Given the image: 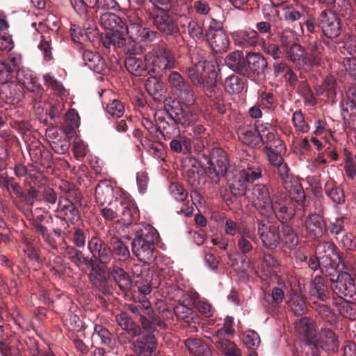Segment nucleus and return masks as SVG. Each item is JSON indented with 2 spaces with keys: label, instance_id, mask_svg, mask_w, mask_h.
<instances>
[{
  "label": "nucleus",
  "instance_id": "864d4df0",
  "mask_svg": "<svg viewBox=\"0 0 356 356\" xmlns=\"http://www.w3.org/2000/svg\"><path fill=\"white\" fill-rule=\"evenodd\" d=\"M288 307L296 315H302L307 309L303 298L298 293H293L288 301Z\"/></svg>",
  "mask_w": 356,
  "mask_h": 356
},
{
  "label": "nucleus",
  "instance_id": "0e129e2a",
  "mask_svg": "<svg viewBox=\"0 0 356 356\" xmlns=\"http://www.w3.org/2000/svg\"><path fill=\"white\" fill-rule=\"evenodd\" d=\"M38 49L42 54L43 59L46 62H49L53 60L51 41L42 38L38 44Z\"/></svg>",
  "mask_w": 356,
  "mask_h": 356
},
{
  "label": "nucleus",
  "instance_id": "39448f33",
  "mask_svg": "<svg viewBox=\"0 0 356 356\" xmlns=\"http://www.w3.org/2000/svg\"><path fill=\"white\" fill-rule=\"evenodd\" d=\"M145 59L150 70L156 76H162L176 66L174 54L169 49L163 46L154 47L146 54Z\"/></svg>",
  "mask_w": 356,
  "mask_h": 356
},
{
  "label": "nucleus",
  "instance_id": "338daca9",
  "mask_svg": "<svg viewBox=\"0 0 356 356\" xmlns=\"http://www.w3.org/2000/svg\"><path fill=\"white\" fill-rule=\"evenodd\" d=\"M344 169L348 178L356 179V154L346 157Z\"/></svg>",
  "mask_w": 356,
  "mask_h": 356
},
{
  "label": "nucleus",
  "instance_id": "a878e982",
  "mask_svg": "<svg viewBox=\"0 0 356 356\" xmlns=\"http://www.w3.org/2000/svg\"><path fill=\"white\" fill-rule=\"evenodd\" d=\"M232 35L234 44L241 47H254L258 43V33L252 29L234 31Z\"/></svg>",
  "mask_w": 356,
  "mask_h": 356
},
{
  "label": "nucleus",
  "instance_id": "1a4fd4ad",
  "mask_svg": "<svg viewBox=\"0 0 356 356\" xmlns=\"http://www.w3.org/2000/svg\"><path fill=\"white\" fill-rule=\"evenodd\" d=\"M186 105L184 108L179 101L165 99L164 102V111L176 124L189 126L197 120V115L191 105Z\"/></svg>",
  "mask_w": 356,
  "mask_h": 356
},
{
  "label": "nucleus",
  "instance_id": "4c0bfd02",
  "mask_svg": "<svg viewBox=\"0 0 356 356\" xmlns=\"http://www.w3.org/2000/svg\"><path fill=\"white\" fill-rule=\"evenodd\" d=\"M310 293L316 296L322 301L329 298L330 292L324 279L321 276H316L310 284Z\"/></svg>",
  "mask_w": 356,
  "mask_h": 356
},
{
  "label": "nucleus",
  "instance_id": "e433bc0d",
  "mask_svg": "<svg viewBox=\"0 0 356 356\" xmlns=\"http://www.w3.org/2000/svg\"><path fill=\"white\" fill-rule=\"evenodd\" d=\"M316 92L318 95H324L328 99H332L337 94V82L335 78L329 75L324 79L321 86L316 87Z\"/></svg>",
  "mask_w": 356,
  "mask_h": 356
},
{
  "label": "nucleus",
  "instance_id": "423d86ee",
  "mask_svg": "<svg viewBox=\"0 0 356 356\" xmlns=\"http://www.w3.org/2000/svg\"><path fill=\"white\" fill-rule=\"evenodd\" d=\"M137 210L136 204L129 196L120 195L113 203L108 204V207L102 209V214L106 220H113L120 216L122 220L129 222Z\"/></svg>",
  "mask_w": 356,
  "mask_h": 356
},
{
  "label": "nucleus",
  "instance_id": "c03bdc74",
  "mask_svg": "<svg viewBox=\"0 0 356 356\" xmlns=\"http://www.w3.org/2000/svg\"><path fill=\"white\" fill-rule=\"evenodd\" d=\"M111 275L121 290L126 291L131 288V280L129 275L122 268L113 267L111 271Z\"/></svg>",
  "mask_w": 356,
  "mask_h": 356
},
{
  "label": "nucleus",
  "instance_id": "5701e85b",
  "mask_svg": "<svg viewBox=\"0 0 356 356\" xmlns=\"http://www.w3.org/2000/svg\"><path fill=\"white\" fill-rule=\"evenodd\" d=\"M238 139L244 144L251 147H259L261 139L259 137L257 124H243L239 127L238 131Z\"/></svg>",
  "mask_w": 356,
  "mask_h": 356
},
{
  "label": "nucleus",
  "instance_id": "a18cd8bd",
  "mask_svg": "<svg viewBox=\"0 0 356 356\" xmlns=\"http://www.w3.org/2000/svg\"><path fill=\"white\" fill-rule=\"evenodd\" d=\"M306 9L307 7L302 4L286 6L283 8L284 18L291 22L298 21L305 15Z\"/></svg>",
  "mask_w": 356,
  "mask_h": 356
},
{
  "label": "nucleus",
  "instance_id": "a211bd4d",
  "mask_svg": "<svg viewBox=\"0 0 356 356\" xmlns=\"http://www.w3.org/2000/svg\"><path fill=\"white\" fill-rule=\"evenodd\" d=\"M257 232L264 245L267 248L275 249L280 243V227L271 225L269 222H259Z\"/></svg>",
  "mask_w": 356,
  "mask_h": 356
},
{
  "label": "nucleus",
  "instance_id": "b1692460",
  "mask_svg": "<svg viewBox=\"0 0 356 356\" xmlns=\"http://www.w3.org/2000/svg\"><path fill=\"white\" fill-rule=\"evenodd\" d=\"M307 234L312 238L321 237L325 232V222L321 216L316 213L309 215L305 221Z\"/></svg>",
  "mask_w": 356,
  "mask_h": 356
},
{
  "label": "nucleus",
  "instance_id": "6e6552de",
  "mask_svg": "<svg viewBox=\"0 0 356 356\" xmlns=\"http://www.w3.org/2000/svg\"><path fill=\"white\" fill-rule=\"evenodd\" d=\"M214 70L213 63L208 61L204 56H201L194 65L186 70V72L193 84L202 88L207 93H211L214 91L216 83L211 78L210 83L209 81L205 83V74H213Z\"/></svg>",
  "mask_w": 356,
  "mask_h": 356
},
{
  "label": "nucleus",
  "instance_id": "bb28decb",
  "mask_svg": "<svg viewBox=\"0 0 356 356\" xmlns=\"http://www.w3.org/2000/svg\"><path fill=\"white\" fill-rule=\"evenodd\" d=\"M278 286H275L272 289L271 294H264L261 300L262 305L266 308L268 312L273 310L275 307L273 304L277 305L282 302L284 297V289H286L285 283L279 280L277 282Z\"/></svg>",
  "mask_w": 356,
  "mask_h": 356
},
{
  "label": "nucleus",
  "instance_id": "6e6d98bb",
  "mask_svg": "<svg viewBox=\"0 0 356 356\" xmlns=\"http://www.w3.org/2000/svg\"><path fill=\"white\" fill-rule=\"evenodd\" d=\"M92 268V272L89 275L90 281L97 288L102 287L106 281V274L104 270L97 268L93 262L91 264H88Z\"/></svg>",
  "mask_w": 356,
  "mask_h": 356
},
{
  "label": "nucleus",
  "instance_id": "c9c22d12",
  "mask_svg": "<svg viewBox=\"0 0 356 356\" xmlns=\"http://www.w3.org/2000/svg\"><path fill=\"white\" fill-rule=\"evenodd\" d=\"M185 346L195 356H211L208 345L200 339H188L185 341Z\"/></svg>",
  "mask_w": 356,
  "mask_h": 356
},
{
  "label": "nucleus",
  "instance_id": "412c9836",
  "mask_svg": "<svg viewBox=\"0 0 356 356\" xmlns=\"http://www.w3.org/2000/svg\"><path fill=\"white\" fill-rule=\"evenodd\" d=\"M134 351L138 356H155L157 340L155 335H141L134 343Z\"/></svg>",
  "mask_w": 356,
  "mask_h": 356
},
{
  "label": "nucleus",
  "instance_id": "f704fd0d",
  "mask_svg": "<svg viewBox=\"0 0 356 356\" xmlns=\"http://www.w3.org/2000/svg\"><path fill=\"white\" fill-rule=\"evenodd\" d=\"M275 168L282 186L286 191H290L293 187L297 185V179L290 173L289 168L286 163L283 162Z\"/></svg>",
  "mask_w": 356,
  "mask_h": 356
},
{
  "label": "nucleus",
  "instance_id": "bf43d9fd",
  "mask_svg": "<svg viewBox=\"0 0 356 356\" xmlns=\"http://www.w3.org/2000/svg\"><path fill=\"white\" fill-rule=\"evenodd\" d=\"M188 34L193 39H200L204 36V29L198 22L190 19L187 22Z\"/></svg>",
  "mask_w": 356,
  "mask_h": 356
},
{
  "label": "nucleus",
  "instance_id": "6ab92c4d",
  "mask_svg": "<svg viewBox=\"0 0 356 356\" xmlns=\"http://www.w3.org/2000/svg\"><path fill=\"white\" fill-rule=\"evenodd\" d=\"M257 236L253 229L246 228L245 230L239 232L238 236L237 245L241 252L243 254L242 256L243 266L240 269L242 271L246 270L249 267L248 262H246L247 257L245 254L249 253L253 249L252 243L257 241Z\"/></svg>",
  "mask_w": 356,
  "mask_h": 356
},
{
  "label": "nucleus",
  "instance_id": "58836bf2",
  "mask_svg": "<svg viewBox=\"0 0 356 356\" xmlns=\"http://www.w3.org/2000/svg\"><path fill=\"white\" fill-rule=\"evenodd\" d=\"M109 244L113 253L120 261H126L130 257V252L127 244L119 237L112 236L109 240Z\"/></svg>",
  "mask_w": 356,
  "mask_h": 356
},
{
  "label": "nucleus",
  "instance_id": "f257e3e1",
  "mask_svg": "<svg viewBox=\"0 0 356 356\" xmlns=\"http://www.w3.org/2000/svg\"><path fill=\"white\" fill-rule=\"evenodd\" d=\"M205 169L195 158H186L184 162V175L186 181L193 188H196L204 182V172L211 181L218 183L219 177L223 176L227 171V159L222 158L217 161V166L213 161L207 162Z\"/></svg>",
  "mask_w": 356,
  "mask_h": 356
},
{
  "label": "nucleus",
  "instance_id": "5fc2aeb1",
  "mask_svg": "<svg viewBox=\"0 0 356 356\" xmlns=\"http://www.w3.org/2000/svg\"><path fill=\"white\" fill-rule=\"evenodd\" d=\"M115 320L122 330L127 332H133V334H137L139 330L138 327L135 325L133 320L126 313H120L116 316Z\"/></svg>",
  "mask_w": 356,
  "mask_h": 356
},
{
  "label": "nucleus",
  "instance_id": "473e14b6",
  "mask_svg": "<svg viewBox=\"0 0 356 356\" xmlns=\"http://www.w3.org/2000/svg\"><path fill=\"white\" fill-rule=\"evenodd\" d=\"M83 60L89 69L97 73H102L105 69V62L97 52L89 50L84 51Z\"/></svg>",
  "mask_w": 356,
  "mask_h": 356
},
{
  "label": "nucleus",
  "instance_id": "e2e57ef3",
  "mask_svg": "<svg viewBox=\"0 0 356 356\" xmlns=\"http://www.w3.org/2000/svg\"><path fill=\"white\" fill-rule=\"evenodd\" d=\"M92 7H96L98 9L112 10L118 6L117 0H87Z\"/></svg>",
  "mask_w": 356,
  "mask_h": 356
},
{
  "label": "nucleus",
  "instance_id": "c85d7f7f",
  "mask_svg": "<svg viewBox=\"0 0 356 356\" xmlns=\"http://www.w3.org/2000/svg\"><path fill=\"white\" fill-rule=\"evenodd\" d=\"M99 24L101 26L113 33L124 34V24L122 19L112 13H105L100 16Z\"/></svg>",
  "mask_w": 356,
  "mask_h": 356
},
{
  "label": "nucleus",
  "instance_id": "9d476101",
  "mask_svg": "<svg viewBox=\"0 0 356 356\" xmlns=\"http://www.w3.org/2000/svg\"><path fill=\"white\" fill-rule=\"evenodd\" d=\"M250 201L252 206L261 215L265 217L273 216V202L269 188L266 185L255 184L252 189Z\"/></svg>",
  "mask_w": 356,
  "mask_h": 356
},
{
  "label": "nucleus",
  "instance_id": "8fccbe9b",
  "mask_svg": "<svg viewBox=\"0 0 356 356\" xmlns=\"http://www.w3.org/2000/svg\"><path fill=\"white\" fill-rule=\"evenodd\" d=\"M138 302L140 304L143 309L146 312L148 316L154 321V322L159 326L161 330H165L166 324L163 322L159 317L156 316L154 314V310L151 306L150 301L146 297V296H138L137 297Z\"/></svg>",
  "mask_w": 356,
  "mask_h": 356
},
{
  "label": "nucleus",
  "instance_id": "cd10ccee",
  "mask_svg": "<svg viewBox=\"0 0 356 356\" xmlns=\"http://www.w3.org/2000/svg\"><path fill=\"white\" fill-rule=\"evenodd\" d=\"M259 137L261 139V145L267 144V146L277 147L281 144V141L276 135V131L269 123L257 122Z\"/></svg>",
  "mask_w": 356,
  "mask_h": 356
},
{
  "label": "nucleus",
  "instance_id": "7ed1b4c3",
  "mask_svg": "<svg viewBox=\"0 0 356 356\" xmlns=\"http://www.w3.org/2000/svg\"><path fill=\"white\" fill-rule=\"evenodd\" d=\"M159 238L157 230L150 225H145L136 232L132 252L139 261L149 264L154 259V243Z\"/></svg>",
  "mask_w": 356,
  "mask_h": 356
},
{
  "label": "nucleus",
  "instance_id": "69168bd1",
  "mask_svg": "<svg viewBox=\"0 0 356 356\" xmlns=\"http://www.w3.org/2000/svg\"><path fill=\"white\" fill-rule=\"evenodd\" d=\"M172 197L178 202L184 201L188 197V193L183 186L177 183H172L170 186Z\"/></svg>",
  "mask_w": 356,
  "mask_h": 356
},
{
  "label": "nucleus",
  "instance_id": "f8f14e48",
  "mask_svg": "<svg viewBox=\"0 0 356 356\" xmlns=\"http://www.w3.org/2000/svg\"><path fill=\"white\" fill-rule=\"evenodd\" d=\"M151 18L154 26L161 33L166 35H175L179 33V28L167 9L154 5Z\"/></svg>",
  "mask_w": 356,
  "mask_h": 356
},
{
  "label": "nucleus",
  "instance_id": "2eb2a0df",
  "mask_svg": "<svg viewBox=\"0 0 356 356\" xmlns=\"http://www.w3.org/2000/svg\"><path fill=\"white\" fill-rule=\"evenodd\" d=\"M127 17L128 22L126 27H124V33L127 34L133 41L152 40L155 37L156 33L143 27L140 19L135 17L133 12H129Z\"/></svg>",
  "mask_w": 356,
  "mask_h": 356
},
{
  "label": "nucleus",
  "instance_id": "3c124183",
  "mask_svg": "<svg viewBox=\"0 0 356 356\" xmlns=\"http://www.w3.org/2000/svg\"><path fill=\"white\" fill-rule=\"evenodd\" d=\"M338 310L340 314L349 320L356 319V303L346 299H342L338 303Z\"/></svg>",
  "mask_w": 356,
  "mask_h": 356
},
{
  "label": "nucleus",
  "instance_id": "dca6fc26",
  "mask_svg": "<svg viewBox=\"0 0 356 356\" xmlns=\"http://www.w3.org/2000/svg\"><path fill=\"white\" fill-rule=\"evenodd\" d=\"M77 194V191L70 190L66 197H60L59 199L58 208V211L65 216V219L61 220L63 224L66 223V220L74 224L80 219L79 210L72 202V201L79 202V198Z\"/></svg>",
  "mask_w": 356,
  "mask_h": 356
},
{
  "label": "nucleus",
  "instance_id": "ea45409f",
  "mask_svg": "<svg viewBox=\"0 0 356 356\" xmlns=\"http://www.w3.org/2000/svg\"><path fill=\"white\" fill-rule=\"evenodd\" d=\"M219 335H213L216 337L215 341L216 347L221 350L225 356H242L241 350L233 341L227 339L218 338Z\"/></svg>",
  "mask_w": 356,
  "mask_h": 356
},
{
  "label": "nucleus",
  "instance_id": "13d9d810",
  "mask_svg": "<svg viewBox=\"0 0 356 356\" xmlns=\"http://www.w3.org/2000/svg\"><path fill=\"white\" fill-rule=\"evenodd\" d=\"M325 193L335 204H343L345 201L343 190L337 186H332L330 188L328 185H326Z\"/></svg>",
  "mask_w": 356,
  "mask_h": 356
},
{
  "label": "nucleus",
  "instance_id": "20e7f679",
  "mask_svg": "<svg viewBox=\"0 0 356 356\" xmlns=\"http://www.w3.org/2000/svg\"><path fill=\"white\" fill-rule=\"evenodd\" d=\"M290 33L288 31L284 32L281 37V42L284 48L286 58L299 70H307L308 67L318 64L320 60L318 54H321L318 45L316 44L315 48H312L311 53L306 52L303 47L296 42L290 44L287 40Z\"/></svg>",
  "mask_w": 356,
  "mask_h": 356
},
{
  "label": "nucleus",
  "instance_id": "774afa93",
  "mask_svg": "<svg viewBox=\"0 0 356 356\" xmlns=\"http://www.w3.org/2000/svg\"><path fill=\"white\" fill-rule=\"evenodd\" d=\"M344 50L356 60V35H348L343 43Z\"/></svg>",
  "mask_w": 356,
  "mask_h": 356
},
{
  "label": "nucleus",
  "instance_id": "9b49d317",
  "mask_svg": "<svg viewBox=\"0 0 356 356\" xmlns=\"http://www.w3.org/2000/svg\"><path fill=\"white\" fill-rule=\"evenodd\" d=\"M338 266H335V275L333 277H327L333 284L334 292L342 299L346 298L354 299L356 295V286L350 275L346 272L339 273ZM334 274V273H333Z\"/></svg>",
  "mask_w": 356,
  "mask_h": 356
},
{
  "label": "nucleus",
  "instance_id": "a19ab883",
  "mask_svg": "<svg viewBox=\"0 0 356 356\" xmlns=\"http://www.w3.org/2000/svg\"><path fill=\"white\" fill-rule=\"evenodd\" d=\"M0 339V352L3 353H8L11 351L13 348H16L17 350L24 349V343H22L20 338L17 335H5Z\"/></svg>",
  "mask_w": 356,
  "mask_h": 356
},
{
  "label": "nucleus",
  "instance_id": "09e8293b",
  "mask_svg": "<svg viewBox=\"0 0 356 356\" xmlns=\"http://www.w3.org/2000/svg\"><path fill=\"white\" fill-rule=\"evenodd\" d=\"M145 87L148 94L155 100L159 99L162 96L163 83L155 76L151 77L146 81Z\"/></svg>",
  "mask_w": 356,
  "mask_h": 356
},
{
  "label": "nucleus",
  "instance_id": "4be33fe9",
  "mask_svg": "<svg viewBox=\"0 0 356 356\" xmlns=\"http://www.w3.org/2000/svg\"><path fill=\"white\" fill-rule=\"evenodd\" d=\"M296 202L290 198L277 200L273 203V216L281 221L291 220L296 213Z\"/></svg>",
  "mask_w": 356,
  "mask_h": 356
},
{
  "label": "nucleus",
  "instance_id": "052dcab7",
  "mask_svg": "<svg viewBox=\"0 0 356 356\" xmlns=\"http://www.w3.org/2000/svg\"><path fill=\"white\" fill-rule=\"evenodd\" d=\"M106 112L113 117L120 118L124 113V106L118 99H113L107 104Z\"/></svg>",
  "mask_w": 356,
  "mask_h": 356
},
{
  "label": "nucleus",
  "instance_id": "7c9ffc66",
  "mask_svg": "<svg viewBox=\"0 0 356 356\" xmlns=\"http://www.w3.org/2000/svg\"><path fill=\"white\" fill-rule=\"evenodd\" d=\"M246 66L254 74L264 73L268 66V63L260 53L248 52L245 56Z\"/></svg>",
  "mask_w": 356,
  "mask_h": 356
},
{
  "label": "nucleus",
  "instance_id": "393cba45",
  "mask_svg": "<svg viewBox=\"0 0 356 356\" xmlns=\"http://www.w3.org/2000/svg\"><path fill=\"white\" fill-rule=\"evenodd\" d=\"M195 293H186L184 294L178 300V305L174 308L175 315L183 320L190 318L193 314L192 306L195 305Z\"/></svg>",
  "mask_w": 356,
  "mask_h": 356
},
{
  "label": "nucleus",
  "instance_id": "f03ea898",
  "mask_svg": "<svg viewBox=\"0 0 356 356\" xmlns=\"http://www.w3.org/2000/svg\"><path fill=\"white\" fill-rule=\"evenodd\" d=\"M341 261L336 252V247L329 242L319 243L316 248V254L310 257L308 265L314 270L320 269L325 277H333L335 266Z\"/></svg>",
  "mask_w": 356,
  "mask_h": 356
},
{
  "label": "nucleus",
  "instance_id": "de8ad7c7",
  "mask_svg": "<svg viewBox=\"0 0 356 356\" xmlns=\"http://www.w3.org/2000/svg\"><path fill=\"white\" fill-rule=\"evenodd\" d=\"M223 86L225 91L229 94L239 93L243 89V83L241 79L234 74L227 76L223 82Z\"/></svg>",
  "mask_w": 356,
  "mask_h": 356
},
{
  "label": "nucleus",
  "instance_id": "72a5a7b5",
  "mask_svg": "<svg viewBox=\"0 0 356 356\" xmlns=\"http://www.w3.org/2000/svg\"><path fill=\"white\" fill-rule=\"evenodd\" d=\"M113 188L107 181H101L95 189V198L97 202L103 205L113 203Z\"/></svg>",
  "mask_w": 356,
  "mask_h": 356
},
{
  "label": "nucleus",
  "instance_id": "680f3d73",
  "mask_svg": "<svg viewBox=\"0 0 356 356\" xmlns=\"http://www.w3.org/2000/svg\"><path fill=\"white\" fill-rule=\"evenodd\" d=\"M292 122L297 131L302 133H306L309 131V127L301 111H296L293 114Z\"/></svg>",
  "mask_w": 356,
  "mask_h": 356
},
{
  "label": "nucleus",
  "instance_id": "603ef678",
  "mask_svg": "<svg viewBox=\"0 0 356 356\" xmlns=\"http://www.w3.org/2000/svg\"><path fill=\"white\" fill-rule=\"evenodd\" d=\"M64 254L72 262L76 264H91L92 263V260L91 259L84 257L81 251L75 249L72 246H67L65 249Z\"/></svg>",
  "mask_w": 356,
  "mask_h": 356
},
{
  "label": "nucleus",
  "instance_id": "ddd939ff",
  "mask_svg": "<svg viewBox=\"0 0 356 356\" xmlns=\"http://www.w3.org/2000/svg\"><path fill=\"white\" fill-rule=\"evenodd\" d=\"M302 343L306 347L317 352L321 350L327 352L338 350L339 342L337 335H301Z\"/></svg>",
  "mask_w": 356,
  "mask_h": 356
},
{
  "label": "nucleus",
  "instance_id": "79ce46f5",
  "mask_svg": "<svg viewBox=\"0 0 356 356\" xmlns=\"http://www.w3.org/2000/svg\"><path fill=\"white\" fill-rule=\"evenodd\" d=\"M124 63L127 71L133 75L143 76L146 72V64L141 58L130 56L125 59Z\"/></svg>",
  "mask_w": 356,
  "mask_h": 356
},
{
  "label": "nucleus",
  "instance_id": "2f4dec72",
  "mask_svg": "<svg viewBox=\"0 0 356 356\" xmlns=\"http://www.w3.org/2000/svg\"><path fill=\"white\" fill-rule=\"evenodd\" d=\"M207 37L213 52L222 53L228 49L229 40L225 31H220Z\"/></svg>",
  "mask_w": 356,
  "mask_h": 356
},
{
  "label": "nucleus",
  "instance_id": "aec40b11",
  "mask_svg": "<svg viewBox=\"0 0 356 356\" xmlns=\"http://www.w3.org/2000/svg\"><path fill=\"white\" fill-rule=\"evenodd\" d=\"M124 34L118 33H108L102 36V44L106 48H110L111 46L118 48H122L126 54H137L138 53V48L134 42L127 43L124 38Z\"/></svg>",
  "mask_w": 356,
  "mask_h": 356
},
{
  "label": "nucleus",
  "instance_id": "49530a36",
  "mask_svg": "<svg viewBox=\"0 0 356 356\" xmlns=\"http://www.w3.org/2000/svg\"><path fill=\"white\" fill-rule=\"evenodd\" d=\"M316 328L314 321L308 317L301 318L294 322V330L297 334H312L316 331Z\"/></svg>",
  "mask_w": 356,
  "mask_h": 356
},
{
  "label": "nucleus",
  "instance_id": "f3484780",
  "mask_svg": "<svg viewBox=\"0 0 356 356\" xmlns=\"http://www.w3.org/2000/svg\"><path fill=\"white\" fill-rule=\"evenodd\" d=\"M318 26L323 34L329 38H335L340 35V19L337 15L330 10H325L321 13Z\"/></svg>",
  "mask_w": 356,
  "mask_h": 356
},
{
  "label": "nucleus",
  "instance_id": "37998d69",
  "mask_svg": "<svg viewBox=\"0 0 356 356\" xmlns=\"http://www.w3.org/2000/svg\"><path fill=\"white\" fill-rule=\"evenodd\" d=\"M280 243L289 249L295 248L298 243V238L294 230L288 225H282L280 227Z\"/></svg>",
  "mask_w": 356,
  "mask_h": 356
},
{
  "label": "nucleus",
  "instance_id": "0eeeda50",
  "mask_svg": "<svg viewBox=\"0 0 356 356\" xmlns=\"http://www.w3.org/2000/svg\"><path fill=\"white\" fill-rule=\"evenodd\" d=\"M261 177V169L259 166H248L234 173L228 179V186L232 194L235 196H243L248 188V183H252Z\"/></svg>",
  "mask_w": 356,
  "mask_h": 356
},
{
  "label": "nucleus",
  "instance_id": "4d7b16f0",
  "mask_svg": "<svg viewBox=\"0 0 356 356\" xmlns=\"http://www.w3.org/2000/svg\"><path fill=\"white\" fill-rule=\"evenodd\" d=\"M156 127L158 130V136L161 134L163 137L170 138L174 134L176 128V123L169 124L163 120L161 117H158L156 120Z\"/></svg>",
  "mask_w": 356,
  "mask_h": 356
},
{
  "label": "nucleus",
  "instance_id": "c756f323",
  "mask_svg": "<svg viewBox=\"0 0 356 356\" xmlns=\"http://www.w3.org/2000/svg\"><path fill=\"white\" fill-rule=\"evenodd\" d=\"M225 65L233 72L243 74L247 72L246 60L241 51H234L225 59Z\"/></svg>",
  "mask_w": 356,
  "mask_h": 356
},
{
  "label": "nucleus",
  "instance_id": "4468645a",
  "mask_svg": "<svg viewBox=\"0 0 356 356\" xmlns=\"http://www.w3.org/2000/svg\"><path fill=\"white\" fill-rule=\"evenodd\" d=\"M168 82L179 99L186 105H193L195 102L194 92L177 72H172L168 76Z\"/></svg>",
  "mask_w": 356,
  "mask_h": 356
}]
</instances>
